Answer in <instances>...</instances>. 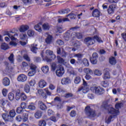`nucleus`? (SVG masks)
Returning a JSON list of instances; mask_svg holds the SVG:
<instances>
[{
  "label": "nucleus",
  "mask_w": 126,
  "mask_h": 126,
  "mask_svg": "<svg viewBox=\"0 0 126 126\" xmlns=\"http://www.w3.org/2000/svg\"><path fill=\"white\" fill-rule=\"evenodd\" d=\"M101 108L104 109V110H106L108 112V114H110V115L108 119L106 120L105 123L107 124V125L110 124L112 121V119H114L115 117H117L119 113H120V111L119 110H116V109L112 107V105L108 104V102L104 101L101 105Z\"/></svg>",
  "instance_id": "nucleus-1"
},
{
  "label": "nucleus",
  "mask_w": 126,
  "mask_h": 126,
  "mask_svg": "<svg viewBox=\"0 0 126 126\" xmlns=\"http://www.w3.org/2000/svg\"><path fill=\"white\" fill-rule=\"evenodd\" d=\"M9 114L3 113L1 117L5 122H13V118L15 117L16 113L14 109H12L8 112Z\"/></svg>",
  "instance_id": "nucleus-2"
},
{
  "label": "nucleus",
  "mask_w": 126,
  "mask_h": 126,
  "mask_svg": "<svg viewBox=\"0 0 126 126\" xmlns=\"http://www.w3.org/2000/svg\"><path fill=\"white\" fill-rule=\"evenodd\" d=\"M85 113L89 119H93V118H95V117L97 116L96 111L91 108V107L89 106H87L85 107Z\"/></svg>",
  "instance_id": "nucleus-3"
},
{
  "label": "nucleus",
  "mask_w": 126,
  "mask_h": 126,
  "mask_svg": "<svg viewBox=\"0 0 126 126\" xmlns=\"http://www.w3.org/2000/svg\"><path fill=\"white\" fill-rule=\"evenodd\" d=\"M17 31V30H15V29L10 31H4L3 32V36H8L11 41H16L17 39L15 36H18L17 33H16Z\"/></svg>",
  "instance_id": "nucleus-4"
},
{
  "label": "nucleus",
  "mask_w": 126,
  "mask_h": 126,
  "mask_svg": "<svg viewBox=\"0 0 126 126\" xmlns=\"http://www.w3.org/2000/svg\"><path fill=\"white\" fill-rule=\"evenodd\" d=\"M90 90L96 95H102L105 92V90L100 86L92 87L91 88Z\"/></svg>",
  "instance_id": "nucleus-5"
},
{
  "label": "nucleus",
  "mask_w": 126,
  "mask_h": 126,
  "mask_svg": "<svg viewBox=\"0 0 126 126\" xmlns=\"http://www.w3.org/2000/svg\"><path fill=\"white\" fill-rule=\"evenodd\" d=\"M46 55L47 56H50V58L48 57V56L45 57V60L47 63H51L53 60H55L56 59V55L54 54V52L51 51L50 50H47L45 52Z\"/></svg>",
  "instance_id": "nucleus-6"
},
{
  "label": "nucleus",
  "mask_w": 126,
  "mask_h": 126,
  "mask_svg": "<svg viewBox=\"0 0 126 126\" xmlns=\"http://www.w3.org/2000/svg\"><path fill=\"white\" fill-rule=\"evenodd\" d=\"M74 35H75V32H71L70 31H67L63 36V39L65 41H69L70 38H74Z\"/></svg>",
  "instance_id": "nucleus-7"
},
{
  "label": "nucleus",
  "mask_w": 126,
  "mask_h": 126,
  "mask_svg": "<svg viewBox=\"0 0 126 126\" xmlns=\"http://www.w3.org/2000/svg\"><path fill=\"white\" fill-rule=\"evenodd\" d=\"M84 42L88 47H89V46H91L92 45H94V44L95 43V40L93 39V36L85 38L84 39Z\"/></svg>",
  "instance_id": "nucleus-8"
},
{
  "label": "nucleus",
  "mask_w": 126,
  "mask_h": 126,
  "mask_svg": "<svg viewBox=\"0 0 126 126\" xmlns=\"http://www.w3.org/2000/svg\"><path fill=\"white\" fill-rule=\"evenodd\" d=\"M56 74L58 77H62L64 74V68L63 66L58 67L56 71Z\"/></svg>",
  "instance_id": "nucleus-9"
},
{
  "label": "nucleus",
  "mask_w": 126,
  "mask_h": 126,
  "mask_svg": "<svg viewBox=\"0 0 126 126\" xmlns=\"http://www.w3.org/2000/svg\"><path fill=\"white\" fill-rule=\"evenodd\" d=\"M38 106H39V108L42 111H46V110L48 109V107H50L46 105V104L44 103V102H43L42 101H39L38 102Z\"/></svg>",
  "instance_id": "nucleus-10"
},
{
  "label": "nucleus",
  "mask_w": 126,
  "mask_h": 126,
  "mask_svg": "<svg viewBox=\"0 0 126 126\" xmlns=\"http://www.w3.org/2000/svg\"><path fill=\"white\" fill-rule=\"evenodd\" d=\"M17 79L21 82H25L27 80V76L24 74H21L18 76Z\"/></svg>",
  "instance_id": "nucleus-11"
},
{
  "label": "nucleus",
  "mask_w": 126,
  "mask_h": 126,
  "mask_svg": "<svg viewBox=\"0 0 126 126\" xmlns=\"http://www.w3.org/2000/svg\"><path fill=\"white\" fill-rule=\"evenodd\" d=\"M116 8V5L111 4L109 6L107 9L108 13L109 14H113L115 12V9Z\"/></svg>",
  "instance_id": "nucleus-12"
},
{
  "label": "nucleus",
  "mask_w": 126,
  "mask_h": 126,
  "mask_svg": "<svg viewBox=\"0 0 126 126\" xmlns=\"http://www.w3.org/2000/svg\"><path fill=\"white\" fill-rule=\"evenodd\" d=\"M71 81L70 79L68 77L63 78L61 80V83L63 85H66L67 84H69L71 83Z\"/></svg>",
  "instance_id": "nucleus-13"
},
{
  "label": "nucleus",
  "mask_w": 126,
  "mask_h": 126,
  "mask_svg": "<svg viewBox=\"0 0 126 126\" xmlns=\"http://www.w3.org/2000/svg\"><path fill=\"white\" fill-rule=\"evenodd\" d=\"M2 84L4 86H8L10 84V81L7 77H5L2 80Z\"/></svg>",
  "instance_id": "nucleus-14"
},
{
  "label": "nucleus",
  "mask_w": 126,
  "mask_h": 126,
  "mask_svg": "<svg viewBox=\"0 0 126 126\" xmlns=\"http://www.w3.org/2000/svg\"><path fill=\"white\" fill-rule=\"evenodd\" d=\"M100 11L97 9H95L92 13V15L94 17H100Z\"/></svg>",
  "instance_id": "nucleus-15"
},
{
  "label": "nucleus",
  "mask_w": 126,
  "mask_h": 126,
  "mask_svg": "<svg viewBox=\"0 0 126 126\" xmlns=\"http://www.w3.org/2000/svg\"><path fill=\"white\" fill-rule=\"evenodd\" d=\"M58 12L60 14H64L65 13H69V12H70V9L69 8L62 9L59 10Z\"/></svg>",
  "instance_id": "nucleus-16"
},
{
  "label": "nucleus",
  "mask_w": 126,
  "mask_h": 126,
  "mask_svg": "<svg viewBox=\"0 0 126 126\" xmlns=\"http://www.w3.org/2000/svg\"><path fill=\"white\" fill-rule=\"evenodd\" d=\"M43 112L41 110H37L34 114L35 119H40L42 117Z\"/></svg>",
  "instance_id": "nucleus-17"
},
{
  "label": "nucleus",
  "mask_w": 126,
  "mask_h": 126,
  "mask_svg": "<svg viewBox=\"0 0 126 126\" xmlns=\"http://www.w3.org/2000/svg\"><path fill=\"white\" fill-rule=\"evenodd\" d=\"M52 40H53V36L51 35H48L47 38L45 39V42L48 45H50V44L52 43Z\"/></svg>",
  "instance_id": "nucleus-18"
},
{
  "label": "nucleus",
  "mask_w": 126,
  "mask_h": 126,
  "mask_svg": "<svg viewBox=\"0 0 126 126\" xmlns=\"http://www.w3.org/2000/svg\"><path fill=\"white\" fill-rule=\"evenodd\" d=\"M28 29H29V26L28 25H22L20 27L19 30L21 32H25Z\"/></svg>",
  "instance_id": "nucleus-19"
},
{
  "label": "nucleus",
  "mask_w": 126,
  "mask_h": 126,
  "mask_svg": "<svg viewBox=\"0 0 126 126\" xmlns=\"http://www.w3.org/2000/svg\"><path fill=\"white\" fill-rule=\"evenodd\" d=\"M47 85V82L43 80H41L38 83V86L40 88H44Z\"/></svg>",
  "instance_id": "nucleus-20"
},
{
  "label": "nucleus",
  "mask_w": 126,
  "mask_h": 126,
  "mask_svg": "<svg viewBox=\"0 0 126 126\" xmlns=\"http://www.w3.org/2000/svg\"><path fill=\"white\" fill-rule=\"evenodd\" d=\"M0 48L1 50L6 51V50H8V49H9V46H8V44H6L5 42H4L1 44Z\"/></svg>",
  "instance_id": "nucleus-21"
},
{
  "label": "nucleus",
  "mask_w": 126,
  "mask_h": 126,
  "mask_svg": "<svg viewBox=\"0 0 126 126\" xmlns=\"http://www.w3.org/2000/svg\"><path fill=\"white\" fill-rule=\"evenodd\" d=\"M93 37L94 40H96V41H97L98 43H101L103 42V40H102V38L99 35H95Z\"/></svg>",
  "instance_id": "nucleus-22"
},
{
  "label": "nucleus",
  "mask_w": 126,
  "mask_h": 126,
  "mask_svg": "<svg viewBox=\"0 0 126 126\" xmlns=\"http://www.w3.org/2000/svg\"><path fill=\"white\" fill-rule=\"evenodd\" d=\"M83 71L86 74H90V75L93 74V71H92V70L89 68H84Z\"/></svg>",
  "instance_id": "nucleus-23"
},
{
  "label": "nucleus",
  "mask_w": 126,
  "mask_h": 126,
  "mask_svg": "<svg viewBox=\"0 0 126 126\" xmlns=\"http://www.w3.org/2000/svg\"><path fill=\"white\" fill-rule=\"evenodd\" d=\"M27 108L31 110V111H35V110H36V106H35V104L34 103L32 102L28 106Z\"/></svg>",
  "instance_id": "nucleus-24"
},
{
  "label": "nucleus",
  "mask_w": 126,
  "mask_h": 126,
  "mask_svg": "<svg viewBox=\"0 0 126 126\" xmlns=\"http://www.w3.org/2000/svg\"><path fill=\"white\" fill-rule=\"evenodd\" d=\"M31 51L34 53V54H37V51H38V48L35 46V44H31Z\"/></svg>",
  "instance_id": "nucleus-25"
},
{
  "label": "nucleus",
  "mask_w": 126,
  "mask_h": 126,
  "mask_svg": "<svg viewBox=\"0 0 126 126\" xmlns=\"http://www.w3.org/2000/svg\"><path fill=\"white\" fill-rule=\"evenodd\" d=\"M16 96L15 99L17 100V101H18V100H20V97H21V93L20 92V90H17L16 91Z\"/></svg>",
  "instance_id": "nucleus-26"
},
{
  "label": "nucleus",
  "mask_w": 126,
  "mask_h": 126,
  "mask_svg": "<svg viewBox=\"0 0 126 126\" xmlns=\"http://www.w3.org/2000/svg\"><path fill=\"white\" fill-rule=\"evenodd\" d=\"M74 57H75V58H77V61L80 62L81 61H82V58H83V54L80 53L76 54L74 55Z\"/></svg>",
  "instance_id": "nucleus-27"
},
{
  "label": "nucleus",
  "mask_w": 126,
  "mask_h": 126,
  "mask_svg": "<svg viewBox=\"0 0 126 126\" xmlns=\"http://www.w3.org/2000/svg\"><path fill=\"white\" fill-rule=\"evenodd\" d=\"M80 82H81V77L77 76L74 78V83L75 84H79Z\"/></svg>",
  "instance_id": "nucleus-28"
},
{
  "label": "nucleus",
  "mask_w": 126,
  "mask_h": 126,
  "mask_svg": "<svg viewBox=\"0 0 126 126\" xmlns=\"http://www.w3.org/2000/svg\"><path fill=\"white\" fill-rule=\"evenodd\" d=\"M22 121L24 122H27V121H28V114L26 113L23 114L22 116Z\"/></svg>",
  "instance_id": "nucleus-29"
},
{
  "label": "nucleus",
  "mask_w": 126,
  "mask_h": 126,
  "mask_svg": "<svg viewBox=\"0 0 126 126\" xmlns=\"http://www.w3.org/2000/svg\"><path fill=\"white\" fill-rule=\"evenodd\" d=\"M109 63L112 65H115L117 63V61L115 57H112L109 59Z\"/></svg>",
  "instance_id": "nucleus-30"
},
{
  "label": "nucleus",
  "mask_w": 126,
  "mask_h": 126,
  "mask_svg": "<svg viewBox=\"0 0 126 126\" xmlns=\"http://www.w3.org/2000/svg\"><path fill=\"white\" fill-rule=\"evenodd\" d=\"M40 24H41V23H39L37 25H35L34 27L35 30L38 32H42V28L40 27Z\"/></svg>",
  "instance_id": "nucleus-31"
},
{
  "label": "nucleus",
  "mask_w": 126,
  "mask_h": 126,
  "mask_svg": "<svg viewBox=\"0 0 126 126\" xmlns=\"http://www.w3.org/2000/svg\"><path fill=\"white\" fill-rule=\"evenodd\" d=\"M41 70L44 73H48L49 72V66L48 65L43 66L41 68Z\"/></svg>",
  "instance_id": "nucleus-32"
},
{
  "label": "nucleus",
  "mask_w": 126,
  "mask_h": 126,
  "mask_svg": "<svg viewBox=\"0 0 126 126\" xmlns=\"http://www.w3.org/2000/svg\"><path fill=\"white\" fill-rule=\"evenodd\" d=\"M42 29L44 30H50V25L49 23H44L42 25Z\"/></svg>",
  "instance_id": "nucleus-33"
},
{
  "label": "nucleus",
  "mask_w": 126,
  "mask_h": 126,
  "mask_svg": "<svg viewBox=\"0 0 126 126\" xmlns=\"http://www.w3.org/2000/svg\"><path fill=\"white\" fill-rule=\"evenodd\" d=\"M8 99L10 101H13L14 100V94L12 93H9L8 94Z\"/></svg>",
  "instance_id": "nucleus-34"
},
{
  "label": "nucleus",
  "mask_w": 126,
  "mask_h": 126,
  "mask_svg": "<svg viewBox=\"0 0 126 126\" xmlns=\"http://www.w3.org/2000/svg\"><path fill=\"white\" fill-rule=\"evenodd\" d=\"M38 126H47V123H46V121L44 120H40L38 122Z\"/></svg>",
  "instance_id": "nucleus-35"
},
{
  "label": "nucleus",
  "mask_w": 126,
  "mask_h": 126,
  "mask_svg": "<svg viewBox=\"0 0 126 126\" xmlns=\"http://www.w3.org/2000/svg\"><path fill=\"white\" fill-rule=\"evenodd\" d=\"M82 63L85 66H89V61L86 58L82 60Z\"/></svg>",
  "instance_id": "nucleus-36"
},
{
  "label": "nucleus",
  "mask_w": 126,
  "mask_h": 126,
  "mask_svg": "<svg viewBox=\"0 0 126 126\" xmlns=\"http://www.w3.org/2000/svg\"><path fill=\"white\" fill-rule=\"evenodd\" d=\"M65 21H69V19L68 18L58 19L59 23H63V22H65Z\"/></svg>",
  "instance_id": "nucleus-37"
},
{
  "label": "nucleus",
  "mask_w": 126,
  "mask_h": 126,
  "mask_svg": "<svg viewBox=\"0 0 126 126\" xmlns=\"http://www.w3.org/2000/svg\"><path fill=\"white\" fill-rule=\"evenodd\" d=\"M103 79H109L111 78V76H110V73L109 72H106L103 77Z\"/></svg>",
  "instance_id": "nucleus-38"
},
{
  "label": "nucleus",
  "mask_w": 126,
  "mask_h": 126,
  "mask_svg": "<svg viewBox=\"0 0 126 126\" xmlns=\"http://www.w3.org/2000/svg\"><path fill=\"white\" fill-rule=\"evenodd\" d=\"M69 16L70 19H75L76 17V15L75 14H73L72 13H70L69 14L66 16V17H68Z\"/></svg>",
  "instance_id": "nucleus-39"
},
{
  "label": "nucleus",
  "mask_w": 126,
  "mask_h": 126,
  "mask_svg": "<svg viewBox=\"0 0 126 126\" xmlns=\"http://www.w3.org/2000/svg\"><path fill=\"white\" fill-rule=\"evenodd\" d=\"M57 61L58 63H64V60L61 56H57Z\"/></svg>",
  "instance_id": "nucleus-40"
},
{
  "label": "nucleus",
  "mask_w": 126,
  "mask_h": 126,
  "mask_svg": "<svg viewBox=\"0 0 126 126\" xmlns=\"http://www.w3.org/2000/svg\"><path fill=\"white\" fill-rule=\"evenodd\" d=\"M27 34L29 37H33V35L35 34V32L34 31L30 30L28 31Z\"/></svg>",
  "instance_id": "nucleus-41"
},
{
  "label": "nucleus",
  "mask_w": 126,
  "mask_h": 126,
  "mask_svg": "<svg viewBox=\"0 0 126 126\" xmlns=\"http://www.w3.org/2000/svg\"><path fill=\"white\" fill-rule=\"evenodd\" d=\"M20 99L22 101H26L27 99V96H26V94L24 93H21Z\"/></svg>",
  "instance_id": "nucleus-42"
},
{
  "label": "nucleus",
  "mask_w": 126,
  "mask_h": 126,
  "mask_svg": "<svg viewBox=\"0 0 126 126\" xmlns=\"http://www.w3.org/2000/svg\"><path fill=\"white\" fill-rule=\"evenodd\" d=\"M101 84L103 87L106 88L109 86V82L107 81H102Z\"/></svg>",
  "instance_id": "nucleus-43"
},
{
  "label": "nucleus",
  "mask_w": 126,
  "mask_h": 126,
  "mask_svg": "<svg viewBox=\"0 0 126 126\" xmlns=\"http://www.w3.org/2000/svg\"><path fill=\"white\" fill-rule=\"evenodd\" d=\"M23 112H24V110L21 106L17 108L16 113L17 114H22Z\"/></svg>",
  "instance_id": "nucleus-44"
},
{
  "label": "nucleus",
  "mask_w": 126,
  "mask_h": 126,
  "mask_svg": "<svg viewBox=\"0 0 126 126\" xmlns=\"http://www.w3.org/2000/svg\"><path fill=\"white\" fill-rule=\"evenodd\" d=\"M124 104H123L122 102L117 103L115 105V108L117 109V110H119V109H121V108H122Z\"/></svg>",
  "instance_id": "nucleus-45"
},
{
  "label": "nucleus",
  "mask_w": 126,
  "mask_h": 126,
  "mask_svg": "<svg viewBox=\"0 0 126 126\" xmlns=\"http://www.w3.org/2000/svg\"><path fill=\"white\" fill-rule=\"evenodd\" d=\"M24 91L26 93H29V92H30V86L28 85H25L24 87Z\"/></svg>",
  "instance_id": "nucleus-46"
},
{
  "label": "nucleus",
  "mask_w": 126,
  "mask_h": 126,
  "mask_svg": "<svg viewBox=\"0 0 126 126\" xmlns=\"http://www.w3.org/2000/svg\"><path fill=\"white\" fill-rule=\"evenodd\" d=\"M14 55H13V54H10V56L8 57V60L9 61H10V63H13L14 62Z\"/></svg>",
  "instance_id": "nucleus-47"
},
{
  "label": "nucleus",
  "mask_w": 126,
  "mask_h": 126,
  "mask_svg": "<svg viewBox=\"0 0 126 126\" xmlns=\"http://www.w3.org/2000/svg\"><path fill=\"white\" fill-rule=\"evenodd\" d=\"M23 2L25 5H29L32 3V0H23Z\"/></svg>",
  "instance_id": "nucleus-48"
},
{
  "label": "nucleus",
  "mask_w": 126,
  "mask_h": 126,
  "mask_svg": "<svg viewBox=\"0 0 126 126\" xmlns=\"http://www.w3.org/2000/svg\"><path fill=\"white\" fill-rule=\"evenodd\" d=\"M90 61L92 64H97L98 61L97 59L90 58Z\"/></svg>",
  "instance_id": "nucleus-49"
},
{
  "label": "nucleus",
  "mask_w": 126,
  "mask_h": 126,
  "mask_svg": "<svg viewBox=\"0 0 126 126\" xmlns=\"http://www.w3.org/2000/svg\"><path fill=\"white\" fill-rule=\"evenodd\" d=\"M75 36H76L78 39H82L83 38L82 33L80 32H78V33L75 32V34H74V37H75Z\"/></svg>",
  "instance_id": "nucleus-50"
},
{
  "label": "nucleus",
  "mask_w": 126,
  "mask_h": 126,
  "mask_svg": "<svg viewBox=\"0 0 126 126\" xmlns=\"http://www.w3.org/2000/svg\"><path fill=\"white\" fill-rule=\"evenodd\" d=\"M80 45H81V44L80 43V42H79V41L78 40H76L74 43V46H75L77 49L80 47Z\"/></svg>",
  "instance_id": "nucleus-51"
},
{
  "label": "nucleus",
  "mask_w": 126,
  "mask_h": 126,
  "mask_svg": "<svg viewBox=\"0 0 126 126\" xmlns=\"http://www.w3.org/2000/svg\"><path fill=\"white\" fill-rule=\"evenodd\" d=\"M76 116V111L74 110H72L70 113V116L71 118H74Z\"/></svg>",
  "instance_id": "nucleus-52"
},
{
  "label": "nucleus",
  "mask_w": 126,
  "mask_h": 126,
  "mask_svg": "<svg viewBox=\"0 0 126 126\" xmlns=\"http://www.w3.org/2000/svg\"><path fill=\"white\" fill-rule=\"evenodd\" d=\"M73 96V94L70 93H68L67 94H65L64 95V97L65 98H70L71 97H72Z\"/></svg>",
  "instance_id": "nucleus-53"
},
{
  "label": "nucleus",
  "mask_w": 126,
  "mask_h": 126,
  "mask_svg": "<svg viewBox=\"0 0 126 126\" xmlns=\"http://www.w3.org/2000/svg\"><path fill=\"white\" fill-rule=\"evenodd\" d=\"M30 68L31 70H32L33 71H36V69L37 68V67L35 64L32 63L30 65Z\"/></svg>",
  "instance_id": "nucleus-54"
},
{
  "label": "nucleus",
  "mask_w": 126,
  "mask_h": 126,
  "mask_svg": "<svg viewBox=\"0 0 126 126\" xmlns=\"http://www.w3.org/2000/svg\"><path fill=\"white\" fill-rule=\"evenodd\" d=\"M94 74L97 76H100V75H102V72L99 70H95Z\"/></svg>",
  "instance_id": "nucleus-55"
},
{
  "label": "nucleus",
  "mask_w": 126,
  "mask_h": 126,
  "mask_svg": "<svg viewBox=\"0 0 126 126\" xmlns=\"http://www.w3.org/2000/svg\"><path fill=\"white\" fill-rule=\"evenodd\" d=\"M29 84L30 86H34L36 84V82L35 80L32 79L29 82Z\"/></svg>",
  "instance_id": "nucleus-56"
},
{
  "label": "nucleus",
  "mask_w": 126,
  "mask_h": 126,
  "mask_svg": "<svg viewBox=\"0 0 126 126\" xmlns=\"http://www.w3.org/2000/svg\"><path fill=\"white\" fill-rule=\"evenodd\" d=\"M98 53H96V52H94V53H93L92 55V57H90L92 59H95L96 60H97V59H98Z\"/></svg>",
  "instance_id": "nucleus-57"
},
{
  "label": "nucleus",
  "mask_w": 126,
  "mask_h": 126,
  "mask_svg": "<svg viewBox=\"0 0 126 126\" xmlns=\"http://www.w3.org/2000/svg\"><path fill=\"white\" fill-rule=\"evenodd\" d=\"M22 108H23L24 110H25V109L27 108V104L25 102H22L21 103V106Z\"/></svg>",
  "instance_id": "nucleus-58"
},
{
  "label": "nucleus",
  "mask_w": 126,
  "mask_h": 126,
  "mask_svg": "<svg viewBox=\"0 0 126 126\" xmlns=\"http://www.w3.org/2000/svg\"><path fill=\"white\" fill-rule=\"evenodd\" d=\"M35 73H36V71L31 70L28 72V75L30 77L33 76L35 75Z\"/></svg>",
  "instance_id": "nucleus-59"
},
{
  "label": "nucleus",
  "mask_w": 126,
  "mask_h": 126,
  "mask_svg": "<svg viewBox=\"0 0 126 126\" xmlns=\"http://www.w3.org/2000/svg\"><path fill=\"white\" fill-rule=\"evenodd\" d=\"M63 105L62 103H59L57 105V110H61V109H63Z\"/></svg>",
  "instance_id": "nucleus-60"
},
{
  "label": "nucleus",
  "mask_w": 126,
  "mask_h": 126,
  "mask_svg": "<svg viewBox=\"0 0 126 126\" xmlns=\"http://www.w3.org/2000/svg\"><path fill=\"white\" fill-rule=\"evenodd\" d=\"M57 43L58 45H59V46H63V45L64 44V42L63 41V40L59 39V40H57Z\"/></svg>",
  "instance_id": "nucleus-61"
},
{
  "label": "nucleus",
  "mask_w": 126,
  "mask_h": 126,
  "mask_svg": "<svg viewBox=\"0 0 126 126\" xmlns=\"http://www.w3.org/2000/svg\"><path fill=\"white\" fill-rule=\"evenodd\" d=\"M50 121H52V122H54V123H57V118H56L55 116H51L50 118Z\"/></svg>",
  "instance_id": "nucleus-62"
},
{
  "label": "nucleus",
  "mask_w": 126,
  "mask_h": 126,
  "mask_svg": "<svg viewBox=\"0 0 126 126\" xmlns=\"http://www.w3.org/2000/svg\"><path fill=\"white\" fill-rule=\"evenodd\" d=\"M7 93V90L6 89H3L2 91V94L4 96V97H5L6 96Z\"/></svg>",
  "instance_id": "nucleus-63"
},
{
  "label": "nucleus",
  "mask_w": 126,
  "mask_h": 126,
  "mask_svg": "<svg viewBox=\"0 0 126 126\" xmlns=\"http://www.w3.org/2000/svg\"><path fill=\"white\" fill-rule=\"evenodd\" d=\"M121 36H122L123 39H124V40H125L126 42V33L124 32V33H122Z\"/></svg>",
  "instance_id": "nucleus-64"
}]
</instances>
